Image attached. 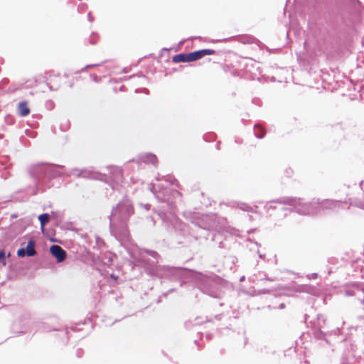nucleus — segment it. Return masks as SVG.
Wrapping results in <instances>:
<instances>
[{"instance_id":"1","label":"nucleus","mask_w":364,"mask_h":364,"mask_svg":"<svg viewBox=\"0 0 364 364\" xmlns=\"http://www.w3.org/2000/svg\"><path fill=\"white\" fill-rule=\"evenodd\" d=\"M149 189L159 201L164 202L158 208L163 225L168 231L183 235L186 225L176 215V200L181 199V193L177 190L171 191L160 183L151 184Z\"/></svg>"},{"instance_id":"2","label":"nucleus","mask_w":364,"mask_h":364,"mask_svg":"<svg viewBox=\"0 0 364 364\" xmlns=\"http://www.w3.org/2000/svg\"><path fill=\"white\" fill-rule=\"evenodd\" d=\"M160 255L154 250H142L140 252L139 262L145 267L147 273L161 279V283L168 280L178 282L182 287L186 282L181 281L188 278L192 272L186 268L157 265Z\"/></svg>"},{"instance_id":"3","label":"nucleus","mask_w":364,"mask_h":364,"mask_svg":"<svg viewBox=\"0 0 364 364\" xmlns=\"http://www.w3.org/2000/svg\"><path fill=\"white\" fill-rule=\"evenodd\" d=\"M133 214L132 203L126 198L112 208L109 216L110 233L122 246H127L131 241L127 222Z\"/></svg>"},{"instance_id":"4","label":"nucleus","mask_w":364,"mask_h":364,"mask_svg":"<svg viewBox=\"0 0 364 364\" xmlns=\"http://www.w3.org/2000/svg\"><path fill=\"white\" fill-rule=\"evenodd\" d=\"M33 184L28 187V192L36 195L44 192L53 186L51 181L64 174V166L50 164H37L28 168Z\"/></svg>"},{"instance_id":"5","label":"nucleus","mask_w":364,"mask_h":364,"mask_svg":"<svg viewBox=\"0 0 364 364\" xmlns=\"http://www.w3.org/2000/svg\"><path fill=\"white\" fill-rule=\"evenodd\" d=\"M107 173H100L91 169L73 168L70 170L69 175L85 178L97 179L104 181L108 183L113 191H118L124 194L123 172L120 167L109 166L107 167Z\"/></svg>"},{"instance_id":"6","label":"nucleus","mask_w":364,"mask_h":364,"mask_svg":"<svg viewBox=\"0 0 364 364\" xmlns=\"http://www.w3.org/2000/svg\"><path fill=\"white\" fill-rule=\"evenodd\" d=\"M274 203L289 205L291 211L301 215H316L320 214L318 210V200L313 199L309 203H302L301 199L295 197L284 196L275 199Z\"/></svg>"},{"instance_id":"7","label":"nucleus","mask_w":364,"mask_h":364,"mask_svg":"<svg viewBox=\"0 0 364 364\" xmlns=\"http://www.w3.org/2000/svg\"><path fill=\"white\" fill-rule=\"evenodd\" d=\"M196 281L199 289L204 294L214 298H220L222 294L223 279L216 275L205 276L198 274Z\"/></svg>"},{"instance_id":"8","label":"nucleus","mask_w":364,"mask_h":364,"mask_svg":"<svg viewBox=\"0 0 364 364\" xmlns=\"http://www.w3.org/2000/svg\"><path fill=\"white\" fill-rule=\"evenodd\" d=\"M215 50L212 49H202L189 53H179L173 57V63L193 62L202 58L205 55H213Z\"/></svg>"},{"instance_id":"9","label":"nucleus","mask_w":364,"mask_h":364,"mask_svg":"<svg viewBox=\"0 0 364 364\" xmlns=\"http://www.w3.org/2000/svg\"><path fill=\"white\" fill-rule=\"evenodd\" d=\"M344 295L346 296H355L362 304H364V284L353 282L347 284L345 287Z\"/></svg>"},{"instance_id":"10","label":"nucleus","mask_w":364,"mask_h":364,"mask_svg":"<svg viewBox=\"0 0 364 364\" xmlns=\"http://www.w3.org/2000/svg\"><path fill=\"white\" fill-rule=\"evenodd\" d=\"M192 223L205 231H209L215 228V221L214 215H202L197 216L192 220Z\"/></svg>"},{"instance_id":"11","label":"nucleus","mask_w":364,"mask_h":364,"mask_svg":"<svg viewBox=\"0 0 364 364\" xmlns=\"http://www.w3.org/2000/svg\"><path fill=\"white\" fill-rule=\"evenodd\" d=\"M318 200V210H320V214L322 213L323 211L327 210H338L340 208H343L344 205H346V202H342L341 200Z\"/></svg>"},{"instance_id":"12","label":"nucleus","mask_w":364,"mask_h":364,"mask_svg":"<svg viewBox=\"0 0 364 364\" xmlns=\"http://www.w3.org/2000/svg\"><path fill=\"white\" fill-rule=\"evenodd\" d=\"M36 242L33 239H30L26 247H21L17 251V256L18 257H33L37 254L35 249Z\"/></svg>"},{"instance_id":"13","label":"nucleus","mask_w":364,"mask_h":364,"mask_svg":"<svg viewBox=\"0 0 364 364\" xmlns=\"http://www.w3.org/2000/svg\"><path fill=\"white\" fill-rule=\"evenodd\" d=\"M157 162L158 160L156 156L151 153L141 154L139 155L137 159L136 160V163L139 166L142 163L146 164L155 165Z\"/></svg>"},{"instance_id":"14","label":"nucleus","mask_w":364,"mask_h":364,"mask_svg":"<svg viewBox=\"0 0 364 364\" xmlns=\"http://www.w3.org/2000/svg\"><path fill=\"white\" fill-rule=\"evenodd\" d=\"M326 323V320L323 316L318 315L317 318V321H314L312 323V328H314V333L318 338H321L323 336V333L322 331V328Z\"/></svg>"},{"instance_id":"15","label":"nucleus","mask_w":364,"mask_h":364,"mask_svg":"<svg viewBox=\"0 0 364 364\" xmlns=\"http://www.w3.org/2000/svg\"><path fill=\"white\" fill-rule=\"evenodd\" d=\"M51 255L56 258L58 262H62L66 257V252L59 245H53L50 247Z\"/></svg>"},{"instance_id":"16","label":"nucleus","mask_w":364,"mask_h":364,"mask_svg":"<svg viewBox=\"0 0 364 364\" xmlns=\"http://www.w3.org/2000/svg\"><path fill=\"white\" fill-rule=\"evenodd\" d=\"M18 113L21 117H26L30 113V109L26 101H22L18 103Z\"/></svg>"},{"instance_id":"17","label":"nucleus","mask_w":364,"mask_h":364,"mask_svg":"<svg viewBox=\"0 0 364 364\" xmlns=\"http://www.w3.org/2000/svg\"><path fill=\"white\" fill-rule=\"evenodd\" d=\"M208 321L207 318L203 319L201 317H197L194 319V321H188L185 323V327L188 329L191 328V327L193 325H200L205 322Z\"/></svg>"},{"instance_id":"18","label":"nucleus","mask_w":364,"mask_h":364,"mask_svg":"<svg viewBox=\"0 0 364 364\" xmlns=\"http://www.w3.org/2000/svg\"><path fill=\"white\" fill-rule=\"evenodd\" d=\"M237 207L245 212L256 213L255 209L257 208V205L251 206L247 203L240 202L237 203Z\"/></svg>"},{"instance_id":"19","label":"nucleus","mask_w":364,"mask_h":364,"mask_svg":"<svg viewBox=\"0 0 364 364\" xmlns=\"http://www.w3.org/2000/svg\"><path fill=\"white\" fill-rule=\"evenodd\" d=\"M11 165L10 158L8 156H0V166L2 168L7 169Z\"/></svg>"},{"instance_id":"20","label":"nucleus","mask_w":364,"mask_h":364,"mask_svg":"<svg viewBox=\"0 0 364 364\" xmlns=\"http://www.w3.org/2000/svg\"><path fill=\"white\" fill-rule=\"evenodd\" d=\"M255 136L258 139H262L265 136V132L262 127L258 124H255L254 127Z\"/></svg>"},{"instance_id":"21","label":"nucleus","mask_w":364,"mask_h":364,"mask_svg":"<svg viewBox=\"0 0 364 364\" xmlns=\"http://www.w3.org/2000/svg\"><path fill=\"white\" fill-rule=\"evenodd\" d=\"M161 179L164 180L166 182H168L169 185H173L177 182V181L170 175L161 176L159 174H158L156 176V180L160 181Z\"/></svg>"},{"instance_id":"22","label":"nucleus","mask_w":364,"mask_h":364,"mask_svg":"<svg viewBox=\"0 0 364 364\" xmlns=\"http://www.w3.org/2000/svg\"><path fill=\"white\" fill-rule=\"evenodd\" d=\"M349 200H350L349 203H350V206H355V207L359 208L360 209L364 208V204L361 200L358 199V198H350Z\"/></svg>"},{"instance_id":"23","label":"nucleus","mask_w":364,"mask_h":364,"mask_svg":"<svg viewBox=\"0 0 364 364\" xmlns=\"http://www.w3.org/2000/svg\"><path fill=\"white\" fill-rule=\"evenodd\" d=\"M38 220L41 227L43 228L49 222L50 215L48 213H43L38 216Z\"/></svg>"},{"instance_id":"24","label":"nucleus","mask_w":364,"mask_h":364,"mask_svg":"<svg viewBox=\"0 0 364 364\" xmlns=\"http://www.w3.org/2000/svg\"><path fill=\"white\" fill-rule=\"evenodd\" d=\"M51 77H52V76H51V75H50V79H49V80H50V82H47V84H46V85H47V86L48 87V88H49V90H50V91H57V90L59 89V87H60V82H58V83H56V85H55V86H54V85H51V82L53 81V80L51 79Z\"/></svg>"},{"instance_id":"25","label":"nucleus","mask_w":364,"mask_h":364,"mask_svg":"<svg viewBox=\"0 0 364 364\" xmlns=\"http://www.w3.org/2000/svg\"><path fill=\"white\" fill-rule=\"evenodd\" d=\"M255 41V38L251 36H245L241 38V42L243 43H253Z\"/></svg>"},{"instance_id":"26","label":"nucleus","mask_w":364,"mask_h":364,"mask_svg":"<svg viewBox=\"0 0 364 364\" xmlns=\"http://www.w3.org/2000/svg\"><path fill=\"white\" fill-rule=\"evenodd\" d=\"M99 39V36L97 35V33H92L90 38H89V43L91 44V45H95L97 43V41Z\"/></svg>"},{"instance_id":"27","label":"nucleus","mask_w":364,"mask_h":364,"mask_svg":"<svg viewBox=\"0 0 364 364\" xmlns=\"http://www.w3.org/2000/svg\"><path fill=\"white\" fill-rule=\"evenodd\" d=\"M274 200H272L269 202H267L264 206V208L266 211H269L270 210H275L276 209V206L273 205V203H275L274 202Z\"/></svg>"},{"instance_id":"28","label":"nucleus","mask_w":364,"mask_h":364,"mask_svg":"<svg viewBox=\"0 0 364 364\" xmlns=\"http://www.w3.org/2000/svg\"><path fill=\"white\" fill-rule=\"evenodd\" d=\"M0 264H1L2 266H5L6 264V256L4 250L0 251Z\"/></svg>"},{"instance_id":"29","label":"nucleus","mask_w":364,"mask_h":364,"mask_svg":"<svg viewBox=\"0 0 364 364\" xmlns=\"http://www.w3.org/2000/svg\"><path fill=\"white\" fill-rule=\"evenodd\" d=\"M54 106H55V104H54V102L52 100H47L46 102V107L48 109H49V110L53 109Z\"/></svg>"},{"instance_id":"30","label":"nucleus","mask_w":364,"mask_h":364,"mask_svg":"<svg viewBox=\"0 0 364 364\" xmlns=\"http://www.w3.org/2000/svg\"><path fill=\"white\" fill-rule=\"evenodd\" d=\"M100 65H101L100 63L89 64V65H85L84 68H82L81 69V72L85 71V70H87V68H95V67H97V66H100Z\"/></svg>"},{"instance_id":"31","label":"nucleus","mask_w":364,"mask_h":364,"mask_svg":"<svg viewBox=\"0 0 364 364\" xmlns=\"http://www.w3.org/2000/svg\"><path fill=\"white\" fill-rule=\"evenodd\" d=\"M90 77L92 79V80L95 82H100V77H99L98 76H97L96 75H93V74H90Z\"/></svg>"},{"instance_id":"32","label":"nucleus","mask_w":364,"mask_h":364,"mask_svg":"<svg viewBox=\"0 0 364 364\" xmlns=\"http://www.w3.org/2000/svg\"><path fill=\"white\" fill-rule=\"evenodd\" d=\"M141 92H144L146 95L149 94V90L146 88H138V89H136V90H135L136 93H139Z\"/></svg>"},{"instance_id":"33","label":"nucleus","mask_w":364,"mask_h":364,"mask_svg":"<svg viewBox=\"0 0 364 364\" xmlns=\"http://www.w3.org/2000/svg\"><path fill=\"white\" fill-rule=\"evenodd\" d=\"M87 8V5L85 4H82L78 6L77 10L79 12H83Z\"/></svg>"},{"instance_id":"34","label":"nucleus","mask_w":364,"mask_h":364,"mask_svg":"<svg viewBox=\"0 0 364 364\" xmlns=\"http://www.w3.org/2000/svg\"><path fill=\"white\" fill-rule=\"evenodd\" d=\"M79 326H80V324H77V325H76L75 326H72V327L70 328V330L73 331V332H78V331L82 330L81 328H80L78 327Z\"/></svg>"},{"instance_id":"35","label":"nucleus","mask_w":364,"mask_h":364,"mask_svg":"<svg viewBox=\"0 0 364 364\" xmlns=\"http://www.w3.org/2000/svg\"><path fill=\"white\" fill-rule=\"evenodd\" d=\"M309 279H316L318 277L317 273H313L307 276Z\"/></svg>"},{"instance_id":"36","label":"nucleus","mask_w":364,"mask_h":364,"mask_svg":"<svg viewBox=\"0 0 364 364\" xmlns=\"http://www.w3.org/2000/svg\"><path fill=\"white\" fill-rule=\"evenodd\" d=\"M292 174H293V170L291 168H289L286 170V176L287 177H291L292 176Z\"/></svg>"},{"instance_id":"37","label":"nucleus","mask_w":364,"mask_h":364,"mask_svg":"<svg viewBox=\"0 0 364 364\" xmlns=\"http://www.w3.org/2000/svg\"><path fill=\"white\" fill-rule=\"evenodd\" d=\"M82 353H83V350L80 348H78L76 351V355L79 358L82 357Z\"/></svg>"},{"instance_id":"38","label":"nucleus","mask_w":364,"mask_h":364,"mask_svg":"<svg viewBox=\"0 0 364 364\" xmlns=\"http://www.w3.org/2000/svg\"><path fill=\"white\" fill-rule=\"evenodd\" d=\"M338 262V259L336 258H330L328 259V263L331 264H336Z\"/></svg>"},{"instance_id":"39","label":"nucleus","mask_w":364,"mask_h":364,"mask_svg":"<svg viewBox=\"0 0 364 364\" xmlns=\"http://www.w3.org/2000/svg\"><path fill=\"white\" fill-rule=\"evenodd\" d=\"M9 176V172H4L2 173V174L1 175V178H4V179H6Z\"/></svg>"},{"instance_id":"40","label":"nucleus","mask_w":364,"mask_h":364,"mask_svg":"<svg viewBox=\"0 0 364 364\" xmlns=\"http://www.w3.org/2000/svg\"><path fill=\"white\" fill-rule=\"evenodd\" d=\"M87 20L90 22H92L94 21V18L92 16L91 12H89L88 14H87Z\"/></svg>"},{"instance_id":"41","label":"nucleus","mask_w":364,"mask_h":364,"mask_svg":"<svg viewBox=\"0 0 364 364\" xmlns=\"http://www.w3.org/2000/svg\"><path fill=\"white\" fill-rule=\"evenodd\" d=\"M136 75H132V76H129V77H124L123 78L120 79L121 80H129V79H132V78H134L136 77Z\"/></svg>"},{"instance_id":"42","label":"nucleus","mask_w":364,"mask_h":364,"mask_svg":"<svg viewBox=\"0 0 364 364\" xmlns=\"http://www.w3.org/2000/svg\"><path fill=\"white\" fill-rule=\"evenodd\" d=\"M175 291V289H174V288H171V289H170L168 291V292H167V293H164V296H166L168 294H170V293H171V292H173V291Z\"/></svg>"},{"instance_id":"43","label":"nucleus","mask_w":364,"mask_h":364,"mask_svg":"<svg viewBox=\"0 0 364 364\" xmlns=\"http://www.w3.org/2000/svg\"><path fill=\"white\" fill-rule=\"evenodd\" d=\"M144 208H145L146 210H149L150 209V208H151V205H149V204H145V205H144Z\"/></svg>"},{"instance_id":"44","label":"nucleus","mask_w":364,"mask_h":364,"mask_svg":"<svg viewBox=\"0 0 364 364\" xmlns=\"http://www.w3.org/2000/svg\"><path fill=\"white\" fill-rule=\"evenodd\" d=\"M285 308V304L284 303H282L279 306V309H284Z\"/></svg>"},{"instance_id":"45","label":"nucleus","mask_w":364,"mask_h":364,"mask_svg":"<svg viewBox=\"0 0 364 364\" xmlns=\"http://www.w3.org/2000/svg\"><path fill=\"white\" fill-rule=\"evenodd\" d=\"M333 272H334V269L333 267H329L328 272V274H331Z\"/></svg>"},{"instance_id":"46","label":"nucleus","mask_w":364,"mask_h":364,"mask_svg":"<svg viewBox=\"0 0 364 364\" xmlns=\"http://www.w3.org/2000/svg\"><path fill=\"white\" fill-rule=\"evenodd\" d=\"M149 219H150V220H151V221L153 223V225H154V224H155L154 218L152 216H150V217L149 218Z\"/></svg>"},{"instance_id":"47","label":"nucleus","mask_w":364,"mask_h":364,"mask_svg":"<svg viewBox=\"0 0 364 364\" xmlns=\"http://www.w3.org/2000/svg\"><path fill=\"white\" fill-rule=\"evenodd\" d=\"M245 276H242V277H241L240 278V282H243V281H245Z\"/></svg>"},{"instance_id":"48","label":"nucleus","mask_w":364,"mask_h":364,"mask_svg":"<svg viewBox=\"0 0 364 364\" xmlns=\"http://www.w3.org/2000/svg\"><path fill=\"white\" fill-rule=\"evenodd\" d=\"M199 237H205V238H206V239H207V238H208V235H206V234L200 235Z\"/></svg>"},{"instance_id":"49","label":"nucleus","mask_w":364,"mask_h":364,"mask_svg":"<svg viewBox=\"0 0 364 364\" xmlns=\"http://www.w3.org/2000/svg\"><path fill=\"white\" fill-rule=\"evenodd\" d=\"M124 86L122 85V86L120 87L119 90L120 91H124Z\"/></svg>"},{"instance_id":"50","label":"nucleus","mask_w":364,"mask_h":364,"mask_svg":"<svg viewBox=\"0 0 364 364\" xmlns=\"http://www.w3.org/2000/svg\"><path fill=\"white\" fill-rule=\"evenodd\" d=\"M263 279H268V280H270V279H268L267 277H264V278H261L260 280H263ZM271 281H273V279H271Z\"/></svg>"},{"instance_id":"51","label":"nucleus","mask_w":364,"mask_h":364,"mask_svg":"<svg viewBox=\"0 0 364 364\" xmlns=\"http://www.w3.org/2000/svg\"><path fill=\"white\" fill-rule=\"evenodd\" d=\"M111 277H112V278H113V279H115V280H116V279H117V277H115L114 274H112V275H111Z\"/></svg>"},{"instance_id":"52","label":"nucleus","mask_w":364,"mask_h":364,"mask_svg":"<svg viewBox=\"0 0 364 364\" xmlns=\"http://www.w3.org/2000/svg\"><path fill=\"white\" fill-rule=\"evenodd\" d=\"M267 292H268V291H267V290H266V289L262 290V293L265 294V293H267Z\"/></svg>"},{"instance_id":"53","label":"nucleus","mask_w":364,"mask_h":364,"mask_svg":"<svg viewBox=\"0 0 364 364\" xmlns=\"http://www.w3.org/2000/svg\"><path fill=\"white\" fill-rule=\"evenodd\" d=\"M363 183V181H361L360 182V184H359V185H360V187H362Z\"/></svg>"},{"instance_id":"54","label":"nucleus","mask_w":364,"mask_h":364,"mask_svg":"<svg viewBox=\"0 0 364 364\" xmlns=\"http://www.w3.org/2000/svg\"><path fill=\"white\" fill-rule=\"evenodd\" d=\"M141 77H142L143 80H146V77L144 75H141Z\"/></svg>"},{"instance_id":"55","label":"nucleus","mask_w":364,"mask_h":364,"mask_svg":"<svg viewBox=\"0 0 364 364\" xmlns=\"http://www.w3.org/2000/svg\"><path fill=\"white\" fill-rule=\"evenodd\" d=\"M220 315H218V316H215V318H216L217 319H220Z\"/></svg>"},{"instance_id":"56","label":"nucleus","mask_w":364,"mask_h":364,"mask_svg":"<svg viewBox=\"0 0 364 364\" xmlns=\"http://www.w3.org/2000/svg\"><path fill=\"white\" fill-rule=\"evenodd\" d=\"M247 343V338H245V345H246V343Z\"/></svg>"},{"instance_id":"57","label":"nucleus","mask_w":364,"mask_h":364,"mask_svg":"<svg viewBox=\"0 0 364 364\" xmlns=\"http://www.w3.org/2000/svg\"><path fill=\"white\" fill-rule=\"evenodd\" d=\"M259 257L260 258H263V255H262L261 254H259Z\"/></svg>"},{"instance_id":"58","label":"nucleus","mask_w":364,"mask_h":364,"mask_svg":"<svg viewBox=\"0 0 364 364\" xmlns=\"http://www.w3.org/2000/svg\"><path fill=\"white\" fill-rule=\"evenodd\" d=\"M207 338L208 339H210V335H207Z\"/></svg>"},{"instance_id":"59","label":"nucleus","mask_w":364,"mask_h":364,"mask_svg":"<svg viewBox=\"0 0 364 364\" xmlns=\"http://www.w3.org/2000/svg\"><path fill=\"white\" fill-rule=\"evenodd\" d=\"M11 256V253L9 252L8 255H7V257H9Z\"/></svg>"},{"instance_id":"60","label":"nucleus","mask_w":364,"mask_h":364,"mask_svg":"<svg viewBox=\"0 0 364 364\" xmlns=\"http://www.w3.org/2000/svg\"><path fill=\"white\" fill-rule=\"evenodd\" d=\"M250 280H252V282H254V281H255V280H254V279H253V278H252V277H250Z\"/></svg>"},{"instance_id":"61","label":"nucleus","mask_w":364,"mask_h":364,"mask_svg":"<svg viewBox=\"0 0 364 364\" xmlns=\"http://www.w3.org/2000/svg\"><path fill=\"white\" fill-rule=\"evenodd\" d=\"M123 73H127V70L125 68L123 70Z\"/></svg>"},{"instance_id":"62","label":"nucleus","mask_w":364,"mask_h":364,"mask_svg":"<svg viewBox=\"0 0 364 364\" xmlns=\"http://www.w3.org/2000/svg\"><path fill=\"white\" fill-rule=\"evenodd\" d=\"M114 91L115 92H117V88H114Z\"/></svg>"},{"instance_id":"63","label":"nucleus","mask_w":364,"mask_h":364,"mask_svg":"<svg viewBox=\"0 0 364 364\" xmlns=\"http://www.w3.org/2000/svg\"><path fill=\"white\" fill-rule=\"evenodd\" d=\"M361 43H362L363 45L364 44V41H363V40H362Z\"/></svg>"},{"instance_id":"64","label":"nucleus","mask_w":364,"mask_h":364,"mask_svg":"<svg viewBox=\"0 0 364 364\" xmlns=\"http://www.w3.org/2000/svg\"><path fill=\"white\" fill-rule=\"evenodd\" d=\"M109 262H112V259L111 258L109 259Z\"/></svg>"}]
</instances>
